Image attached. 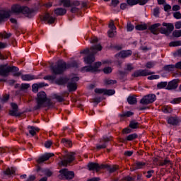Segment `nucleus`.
<instances>
[{
    "instance_id": "obj_1",
    "label": "nucleus",
    "mask_w": 181,
    "mask_h": 181,
    "mask_svg": "<svg viewBox=\"0 0 181 181\" xmlns=\"http://www.w3.org/2000/svg\"><path fill=\"white\" fill-rule=\"evenodd\" d=\"M101 50H103V47L100 44L90 47V54L83 59L86 64H88V66H83L81 69V71H86V73H98L100 71L98 69L101 67V62H95L93 66L91 64L95 62V56L97 54V52H101Z\"/></svg>"
},
{
    "instance_id": "obj_2",
    "label": "nucleus",
    "mask_w": 181,
    "mask_h": 181,
    "mask_svg": "<svg viewBox=\"0 0 181 181\" xmlns=\"http://www.w3.org/2000/svg\"><path fill=\"white\" fill-rule=\"evenodd\" d=\"M71 67H77V62H73L70 64H66V62L58 61L56 65H50V69L52 70V74H54L55 76L62 74L66 69H70Z\"/></svg>"
},
{
    "instance_id": "obj_3",
    "label": "nucleus",
    "mask_w": 181,
    "mask_h": 181,
    "mask_svg": "<svg viewBox=\"0 0 181 181\" xmlns=\"http://www.w3.org/2000/svg\"><path fill=\"white\" fill-rule=\"evenodd\" d=\"M37 105L34 107V110H40L43 107L45 103H46L47 107H52L53 103L49 98H47L46 93L41 91L39 92L37 95Z\"/></svg>"
},
{
    "instance_id": "obj_4",
    "label": "nucleus",
    "mask_w": 181,
    "mask_h": 181,
    "mask_svg": "<svg viewBox=\"0 0 181 181\" xmlns=\"http://www.w3.org/2000/svg\"><path fill=\"white\" fill-rule=\"evenodd\" d=\"M8 12H12L13 13H23V15H25L28 18H30L32 13L35 12V10L33 8L30 9L28 6H21L19 4H13L11 6V11Z\"/></svg>"
},
{
    "instance_id": "obj_5",
    "label": "nucleus",
    "mask_w": 181,
    "mask_h": 181,
    "mask_svg": "<svg viewBox=\"0 0 181 181\" xmlns=\"http://www.w3.org/2000/svg\"><path fill=\"white\" fill-rule=\"evenodd\" d=\"M19 71V68L16 66H9L8 64L0 65V76L2 77H8L9 73H15Z\"/></svg>"
},
{
    "instance_id": "obj_6",
    "label": "nucleus",
    "mask_w": 181,
    "mask_h": 181,
    "mask_svg": "<svg viewBox=\"0 0 181 181\" xmlns=\"http://www.w3.org/2000/svg\"><path fill=\"white\" fill-rule=\"evenodd\" d=\"M76 152H71L63 156L62 158H59L61 159V164L62 166H67L68 163H71L76 159Z\"/></svg>"
},
{
    "instance_id": "obj_7",
    "label": "nucleus",
    "mask_w": 181,
    "mask_h": 181,
    "mask_svg": "<svg viewBox=\"0 0 181 181\" xmlns=\"http://www.w3.org/2000/svg\"><path fill=\"white\" fill-rule=\"evenodd\" d=\"M78 80H80L78 77H73L69 79L67 88L70 92L77 90V81H78Z\"/></svg>"
},
{
    "instance_id": "obj_8",
    "label": "nucleus",
    "mask_w": 181,
    "mask_h": 181,
    "mask_svg": "<svg viewBox=\"0 0 181 181\" xmlns=\"http://www.w3.org/2000/svg\"><path fill=\"white\" fill-rule=\"evenodd\" d=\"M156 100V95L153 93L144 96L140 101L141 104H152Z\"/></svg>"
},
{
    "instance_id": "obj_9",
    "label": "nucleus",
    "mask_w": 181,
    "mask_h": 181,
    "mask_svg": "<svg viewBox=\"0 0 181 181\" xmlns=\"http://www.w3.org/2000/svg\"><path fill=\"white\" fill-rule=\"evenodd\" d=\"M59 173H61L66 180H71V179L74 178V172L69 171L68 169H62L59 170Z\"/></svg>"
},
{
    "instance_id": "obj_10",
    "label": "nucleus",
    "mask_w": 181,
    "mask_h": 181,
    "mask_svg": "<svg viewBox=\"0 0 181 181\" xmlns=\"http://www.w3.org/2000/svg\"><path fill=\"white\" fill-rule=\"evenodd\" d=\"M52 156H54V153H47L41 156L38 160H37V163H43V162H46V160H49Z\"/></svg>"
},
{
    "instance_id": "obj_11",
    "label": "nucleus",
    "mask_w": 181,
    "mask_h": 181,
    "mask_svg": "<svg viewBox=\"0 0 181 181\" xmlns=\"http://www.w3.org/2000/svg\"><path fill=\"white\" fill-rule=\"evenodd\" d=\"M110 141H111V137H105V136H103L100 142H104V144L103 145H99V146H97L96 148L100 150V149H105V148H107V142H110Z\"/></svg>"
},
{
    "instance_id": "obj_12",
    "label": "nucleus",
    "mask_w": 181,
    "mask_h": 181,
    "mask_svg": "<svg viewBox=\"0 0 181 181\" xmlns=\"http://www.w3.org/2000/svg\"><path fill=\"white\" fill-rule=\"evenodd\" d=\"M177 83H179V80L177 79H174L170 81L167 86L168 90H175L177 88V86H179Z\"/></svg>"
},
{
    "instance_id": "obj_13",
    "label": "nucleus",
    "mask_w": 181,
    "mask_h": 181,
    "mask_svg": "<svg viewBox=\"0 0 181 181\" xmlns=\"http://www.w3.org/2000/svg\"><path fill=\"white\" fill-rule=\"evenodd\" d=\"M163 26L167 28V30L161 32V33H164L165 35H166L168 32H172L173 29H175V26L170 23H163Z\"/></svg>"
},
{
    "instance_id": "obj_14",
    "label": "nucleus",
    "mask_w": 181,
    "mask_h": 181,
    "mask_svg": "<svg viewBox=\"0 0 181 181\" xmlns=\"http://www.w3.org/2000/svg\"><path fill=\"white\" fill-rule=\"evenodd\" d=\"M88 168L89 170H95V172L98 173L100 170V164L91 162L88 164Z\"/></svg>"
},
{
    "instance_id": "obj_15",
    "label": "nucleus",
    "mask_w": 181,
    "mask_h": 181,
    "mask_svg": "<svg viewBox=\"0 0 181 181\" xmlns=\"http://www.w3.org/2000/svg\"><path fill=\"white\" fill-rule=\"evenodd\" d=\"M167 121H168V123L170 124L171 125H177V124L180 122V118L176 116L171 117H168Z\"/></svg>"
},
{
    "instance_id": "obj_16",
    "label": "nucleus",
    "mask_w": 181,
    "mask_h": 181,
    "mask_svg": "<svg viewBox=\"0 0 181 181\" xmlns=\"http://www.w3.org/2000/svg\"><path fill=\"white\" fill-rule=\"evenodd\" d=\"M70 78L67 77H61L55 81V84L58 86H64V84H67L69 83V80Z\"/></svg>"
},
{
    "instance_id": "obj_17",
    "label": "nucleus",
    "mask_w": 181,
    "mask_h": 181,
    "mask_svg": "<svg viewBox=\"0 0 181 181\" xmlns=\"http://www.w3.org/2000/svg\"><path fill=\"white\" fill-rule=\"evenodd\" d=\"M55 19L56 18L50 16V14L49 13H45V15L42 17V21H48L47 23H49V25L54 23Z\"/></svg>"
},
{
    "instance_id": "obj_18",
    "label": "nucleus",
    "mask_w": 181,
    "mask_h": 181,
    "mask_svg": "<svg viewBox=\"0 0 181 181\" xmlns=\"http://www.w3.org/2000/svg\"><path fill=\"white\" fill-rule=\"evenodd\" d=\"M10 17L11 14L9 11L0 12V23H2V22H5V19H8V18Z\"/></svg>"
},
{
    "instance_id": "obj_19",
    "label": "nucleus",
    "mask_w": 181,
    "mask_h": 181,
    "mask_svg": "<svg viewBox=\"0 0 181 181\" xmlns=\"http://www.w3.org/2000/svg\"><path fill=\"white\" fill-rule=\"evenodd\" d=\"M132 54V52L127 51H121L119 54H117L116 56L117 57H121L122 59H125V57H128V56H131Z\"/></svg>"
},
{
    "instance_id": "obj_20",
    "label": "nucleus",
    "mask_w": 181,
    "mask_h": 181,
    "mask_svg": "<svg viewBox=\"0 0 181 181\" xmlns=\"http://www.w3.org/2000/svg\"><path fill=\"white\" fill-rule=\"evenodd\" d=\"M66 13L67 10L63 8H58L54 10V13L57 15V16H63V15H66Z\"/></svg>"
},
{
    "instance_id": "obj_21",
    "label": "nucleus",
    "mask_w": 181,
    "mask_h": 181,
    "mask_svg": "<svg viewBox=\"0 0 181 181\" xmlns=\"http://www.w3.org/2000/svg\"><path fill=\"white\" fill-rule=\"evenodd\" d=\"M160 26V23H156L150 27V30L153 35H158V28Z\"/></svg>"
},
{
    "instance_id": "obj_22",
    "label": "nucleus",
    "mask_w": 181,
    "mask_h": 181,
    "mask_svg": "<svg viewBox=\"0 0 181 181\" xmlns=\"http://www.w3.org/2000/svg\"><path fill=\"white\" fill-rule=\"evenodd\" d=\"M21 78L23 80V81H30V80H35L36 77L33 75L25 74L22 75Z\"/></svg>"
},
{
    "instance_id": "obj_23",
    "label": "nucleus",
    "mask_w": 181,
    "mask_h": 181,
    "mask_svg": "<svg viewBox=\"0 0 181 181\" xmlns=\"http://www.w3.org/2000/svg\"><path fill=\"white\" fill-rule=\"evenodd\" d=\"M59 5H63L64 8H70L71 6V1L70 0H61Z\"/></svg>"
},
{
    "instance_id": "obj_24",
    "label": "nucleus",
    "mask_w": 181,
    "mask_h": 181,
    "mask_svg": "<svg viewBox=\"0 0 181 181\" xmlns=\"http://www.w3.org/2000/svg\"><path fill=\"white\" fill-rule=\"evenodd\" d=\"M127 101L129 104L134 105L136 103V95H132L129 96L127 98Z\"/></svg>"
},
{
    "instance_id": "obj_25",
    "label": "nucleus",
    "mask_w": 181,
    "mask_h": 181,
    "mask_svg": "<svg viewBox=\"0 0 181 181\" xmlns=\"http://www.w3.org/2000/svg\"><path fill=\"white\" fill-rule=\"evenodd\" d=\"M175 69H176V65H166L164 66L165 71H175Z\"/></svg>"
},
{
    "instance_id": "obj_26",
    "label": "nucleus",
    "mask_w": 181,
    "mask_h": 181,
    "mask_svg": "<svg viewBox=\"0 0 181 181\" xmlns=\"http://www.w3.org/2000/svg\"><path fill=\"white\" fill-rule=\"evenodd\" d=\"M30 88V84L29 83H22L20 86V91H26L28 88Z\"/></svg>"
},
{
    "instance_id": "obj_27",
    "label": "nucleus",
    "mask_w": 181,
    "mask_h": 181,
    "mask_svg": "<svg viewBox=\"0 0 181 181\" xmlns=\"http://www.w3.org/2000/svg\"><path fill=\"white\" fill-rule=\"evenodd\" d=\"M5 175H7L8 176L11 175H15V170L13 169V168H7L6 170V171H4Z\"/></svg>"
},
{
    "instance_id": "obj_28",
    "label": "nucleus",
    "mask_w": 181,
    "mask_h": 181,
    "mask_svg": "<svg viewBox=\"0 0 181 181\" xmlns=\"http://www.w3.org/2000/svg\"><path fill=\"white\" fill-rule=\"evenodd\" d=\"M169 165H172L170 160L165 159L163 161L160 162L159 166H169Z\"/></svg>"
},
{
    "instance_id": "obj_29",
    "label": "nucleus",
    "mask_w": 181,
    "mask_h": 181,
    "mask_svg": "<svg viewBox=\"0 0 181 181\" xmlns=\"http://www.w3.org/2000/svg\"><path fill=\"white\" fill-rule=\"evenodd\" d=\"M9 115L12 117H21V113H19L18 110H12L9 111Z\"/></svg>"
},
{
    "instance_id": "obj_30",
    "label": "nucleus",
    "mask_w": 181,
    "mask_h": 181,
    "mask_svg": "<svg viewBox=\"0 0 181 181\" xmlns=\"http://www.w3.org/2000/svg\"><path fill=\"white\" fill-rule=\"evenodd\" d=\"M137 76H149L151 74L148 71L146 70H142V71H137Z\"/></svg>"
},
{
    "instance_id": "obj_31",
    "label": "nucleus",
    "mask_w": 181,
    "mask_h": 181,
    "mask_svg": "<svg viewBox=\"0 0 181 181\" xmlns=\"http://www.w3.org/2000/svg\"><path fill=\"white\" fill-rule=\"evenodd\" d=\"M62 144H65L66 146H69V148L73 146L71 141L67 140L66 139H62Z\"/></svg>"
},
{
    "instance_id": "obj_32",
    "label": "nucleus",
    "mask_w": 181,
    "mask_h": 181,
    "mask_svg": "<svg viewBox=\"0 0 181 181\" xmlns=\"http://www.w3.org/2000/svg\"><path fill=\"white\" fill-rule=\"evenodd\" d=\"M105 86H112V84H117V81L115 80H105Z\"/></svg>"
},
{
    "instance_id": "obj_33",
    "label": "nucleus",
    "mask_w": 181,
    "mask_h": 181,
    "mask_svg": "<svg viewBox=\"0 0 181 181\" xmlns=\"http://www.w3.org/2000/svg\"><path fill=\"white\" fill-rule=\"evenodd\" d=\"M147 28L146 24H140L136 25L137 30H146Z\"/></svg>"
},
{
    "instance_id": "obj_34",
    "label": "nucleus",
    "mask_w": 181,
    "mask_h": 181,
    "mask_svg": "<svg viewBox=\"0 0 181 181\" xmlns=\"http://www.w3.org/2000/svg\"><path fill=\"white\" fill-rule=\"evenodd\" d=\"M162 111L163 112H165V114H168L169 112H172V108H170L169 106H164L162 108Z\"/></svg>"
},
{
    "instance_id": "obj_35",
    "label": "nucleus",
    "mask_w": 181,
    "mask_h": 181,
    "mask_svg": "<svg viewBox=\"0 0 181 181\" xmlns=\"http://www.w3.org/2000/svg\"><path fill=\"white\" fill-rule=\"evenodd\" d=\"M115 94V90L112 89L105 90V95H114Z\"/></svg>"
},
{
    "instance_id": "obj_36",
    "label": "nucleus",
    "mask_w": 181,
    "mask_h": 181,
    "mask_svg": "<svg viewBox=\"0 0 181 181\" xmlns=\"http://www.w3.org/2000/svg\"><path fill=\"white\" fill-rule=\"evenodd\" d=\"M166 86H168L167 82H160L157 84V88H159L160 90L162 88H165V87H166Z\"/></svg>"
},
{
    "instance_id": "obj_37",
    "label": "nucleus",
    "mask_w": 181,
    "mask_h": 181,
    "mask_svg": "<svg viewBox=\"0 0 181 181\" xmlns=\"http://www.w3.org/2000/svg\"><path fill=\"white\" fill-rule=\"evenodd\" d=\"M54 98H55V100H57V101H59V103H63V101H64V98L62 96H60L57 94L54 95Z\"/></svg>"
},
{
    "instance_id": "obj_38",
    "label": "nucleus",
    "mask_w": 181,
    "mask_h": 181,
    "mask_svg": "<svg viewBox=\"0 0 181 181\" xmlns=\"http://www.w3.org/2000/svg\"><path fill=\"white\" fill-rule=\"evenodd\" d=\"M109 28L110 30H116L117 27H115V25L114 24V21L112 20H110L109 23Z\"/></svg>"
},
{
    "instance_id": "obj_39",
    "label": "nucleus",
    "mask_w": 181,
    "mask_h": 181,
    "mask_svg": "<svg viewBox=\"0 0 181 181\" xmlns=\"http://www.w3.org/2000/svg\"><path fill=\"white\" fill-rule=\"evenodd\" d=\"M136 138V134H130L127 136L126 140L127 141H134Z\"/></svg>"
},
{
    "instance_id": "obj_40",
    "label": "nucleus",
    "mask_w": 181,
    "mask_h": 181,
    "mask_svg": "<svg viewBox=\"0 0 181 181\" xmlns=\"http://www.w3.org/2000/svg\"><path fill=\"white\" fill-rule=\"evenodd\" d=\"M44 80H49V81L56 80V76H52V75L45 76H44Z\"/></svg>"
},
{
    "instance_id": "obj_41",
    "label": "nucleus",
    "mask_w": 181,
    "mask_h": 181,
    "mask_svg": "<svg viewBox=\"0 0 181 181\" xmlns=\"http://www.w3.org/2000/svg\"><path fill=\"white\" fill-rule=\"evenodd\" d=\"M126 2L129 6H134V5H136V0H127Z\"/></svg>"
},
{
    "instance_id": "obj_42",
    "label": "nucleus",
    "mask_w": 181,
    "mask_h": 181,
    "mask_svg": "<svg viewBox=\"0 0 181 181\" xmlns=\"http://www.w3.org/2000/svg\"><path fill=\"white\" fill-rule=\"evenodd\" d=\"M103 72L105 74H110V73L112 72V68L108 66L103 69Z\"/></svg>"
},
{
    "instance_id": "obj_43",
    "label": "nucleus",
    "mask_w": 181,
    "mask_h": 181,
    "mask_svg": "<svg viewBox=\"0 0 181 181\" xmlns=\"http://www.w3.org/2000/svg\"><path fill=\"white\" fill-rule=\"evenodd\" d=\"M28 128L30 129L29 131L30 135H32L33 136H35V135H36V132L35 131V127L29 126Z\"/></svg>"
},
{
    "instance_id": "obj_44",
    "label": "nucleus",
    "mask_w": 181,
    "mask_h": 181,
    "mask_svg": "<svg viewBox=\"0 0 181 181\" xmlns=\"http://www.w3.org/2000/svg\"><path fill=\"white\" fill-rule=\"evenodd\" d=\"M170 46L173 47H175L176 46H181V42L180 41L172 42L170 43Z\"/></svg>"
},
{
    "instance_id": "obj_45",
    "label": "nucleus",
    "mask_w": 181,
    "mask_h": 181,
    "mask_svg": "<svg viewBox=\"0 0 181 181\" xmlns=\"http://www.w3.org/2000/svg\"><path fill=\"white\" fill-rule=\"evenodd\" d=\"M8 100H9V94H5L3 95V98H1V103H8Z\"/></svg>"
},
{
    "instance_id": "obj_46",
    "label": "nucleus",
    "mask_w": 181,
    "mask_h": 181,
    "mask_svg": "<svg viewBox=\"0 0 181 181\" xmlns=\"http://www.w3.org/2000/svg\"><path fill=\"white\" fill-rule=\"evenodd\" d=\"M173 35L175 37H180V36H181V30H175V31L173 33Z\"/></svg>"
},
{
    "instance_id": "obj_47",
    "label": "nucleus",
    "mask_w": 181,
    "mask_h": 181,
    "mask_svg": "<svg viewBox=\"0 0 181 181\" xmlns=\"http://www.w3.org/2000/svg\"><path fill=\"white\" fill-rule=\"evenodd\" d=\"M155 64H156V63L153 62H148L146 64V67H147V69H152V67L155 66Z\"/></svg>"
},
{
    "instance_id": "obj_48",
    "label": "nucleus",
    "mask_w": 181,
    "mask_h": 181,
    "mask_svg": "<svg viewBox=\"0 0 181 181\" xmlns=\"http://www.w3.org/2000/svg\"><path fill=\"white\" fill-rule=\"evenodd\" d=\"M122 134H131L132 132V129H131L129 127H127L122 129Z\"/></svg>"
},
{
    "instance_id": "obj_49",
    "label": "nucleus",
    "mask_w": 181,
    "mask_h": 181,
    "mask_svg": "<svg viewBox=\"0 0 181 181\" xmlns=\"http://www.w3.org/2000/svg\"><path fill=\"white\" fill-rule=\"evenodd\" d=\"M70 8V12H71V13H77V12H78L80 11V9H78V8L76 7V6H71Z\"/></svg>"
},
{
    "instance_id": "obj_50",
    "label": "nucleus",
    "mask_w": 181,
    "mask_h": 181,
    "mask_svg": "<svg viewBox=\"0 0 181 181\" xmlns=\"http://www.w3.org/2000/svg\"><path fill=\"white\" fill-rule=\"evenodd\" d=\"M129 127L132 129H136V122H134V121H131L130 124L129 125Z\"/></svg>"
},
{
    "instance_id": "obj_51",
    "label": "nucleus",
    "mask_w": 181,
    "mask_h": 181,
    "mask_svg": "<svg viewBox=\"0 0 181 181\" xmlns=\"http://www.w3.org/2000/svg\"><path fill=\"white\" fill-rule=\"evenodd\" d=\"M32 87L34 93H37L39 91V85H37V83L33 84Z\"/></svg>"
},
{
    "instance_id": "obj_52",
    "label": "nucleus",
    "mask_w": 181,
    "mask_h": 181,
    "mask_svg": "<svg viewBox=\"0 0 181 181\" xmlns=\"http://www.w3.org/2000/svg\"><path fill=\"white\" fill-rule=\"evenodd\" d=\"M132 115H134V112H127L125 113H123L121 117H132Z\"/></svg>"
},
{
    "instance_id": "obj_53",
    "label": "nucleus",
    "mask_w": 181,
    "mask_h": 181,
    "mask_svg": "<svg viewBox=\"0 0 181 181\" xmlns=\"http://www.w3.org/2000/svg\"><path fill=\"white\" fill-rule=\"evenodd\" d=\"M71 6H80V1L76 0L71 2Z\"/></svg>"
},
{
    "instance_id": "obj_54",
    "label": "nucleus",
    "mask_w": 181,
    "mask_h": 181,
    "mask_svg": "<svg viewBox=\"0 0 181 181\" xmlns=\"http://www.w3.org/2000/svg\"><path fill=\"white\" fill-rule=\"evenodd\" d=\"M3 37H4V39H9V37H11V36H12V34L11 33H6V31H4V33H3Z\"/></svg>"
},
{
    "instance_id": "obj_55",
    "label": "nucleus",
    "mask_w": 181,
    "mask_h": 181,
    "mask_svg": "<svg viewBox=\"0 0 181 181\" xmlns=\"http://www.w3.org/2000/svg\"><path fill=\"white\" fill-rule=\"evenodd\" d=\"M100 167V170H101V169H110V165L107 164H102L100 165H99Z\"/></svg>"
},
{
    "instance_id": "obj_56",
    "label": "nucleus",
    "mask_w": 181,
    "mask_h": 181,
    "mask_svg": "<svg viewBox=\"0 0 181 181\" xmlns=\"http://www.w3.org/2000/svg\"><path fill=\"white\" fill-rule=\"evenodd\" d=\"M173 17L175 19H181V13L180 12H175L173 13Z\"/></svg>"
},
{
    "instance_id": "obj_57",
    "label": "nucleus",
    "mask_w": 181,
    "mask_h": 181,
    "mask_svg": "<svg viewBox=\"0 0 181 181\" xmlns=\"http://www.w3.org/2000/svg\"><path fill=\"white\" fill-rule=\"evenodd\" d=\"M145 166V163L139 162L136 163V169H142Z\"/></svg>"
},
{
    "instance_id": "obj_58",
    "label": "nucleus",
    "mask_w": 181,
    "mask_h": 181,
    "mask_svg": "<svg viewBox=\"0 0 181 181\" xmlns=\"http://www.w3.org/2000/svg\"><path fill=\"white\" fill-rule=\"evenodd\" d=\"M134 25L131 24V23H127V31L128 32H132V30H134Z\"/></svg>"
},
{
    "instance_id": "obj_59",
    "label": "nucleus",
    "mask_w": 181,
    "mask_h": 181,
    "mask_svg": "<svg viewBox=\"0 0 181 181\" xmlns=\"http://www.w3.org/2000/svg\"><path fill=\"white\" fill-rule=\"evenodd\" d=\"M159 78L158 75H151L148 77V80H158Z\"/></svg>"
},
{
    "instance_id": "obj_60",
    "label": "nucleus",
    "mask_w": 181,
    "mask_h": 181,
    "mask_svg": "<svg viewBox=\"0 0 181 181\" xmlns=\"http://www.w3.org/2000/svg\"><path fill=\"white\" fill-rule=\"evenodd\" d=\"M134 180H135V177H129V176L124 177L122 179V180H126V181H133Z\"/></svg>"
},
{
    "instance_id": "obj_61",
    "label": "nucleus",
    "mask_w": 181,
    "mask_h": 181,
    "mask_svg": "<svg viewBox=\"0 0 181 181\" xmlns=\"http://www.w3.org/2000/svg\"><path fill=\"white\" fill-rule=\"evenodd\" d=\"M52 144H53V141H47L45 143V148H50V146H52Z\"/></svg>"
},
{
    "instance_id": "obj_62",
    "label": "nucleus",
    "mask_w": 181,
    "mask_h": 181,
    "mask_svg": "<svg viewBox=\"0 0 181 181\" xmlns=\"http://www.w3.org/2000/svg\"><path fill=\"white\" fill-rule=\"evenodd\" d=\"M148 1L149 0H136V4H139V5H145Z\"/></svg>"
},
{
    "instance_id": "obj_63",
    "label": "nucleus",
    "mask_w": 181,
    "mask_h": 181,
    "mask_svg": "<svg viewBox=\"0 0 181 181\" xmlns=\"http://www.w3.org/2000/svg\"><path fill=\"white\" fill-rule=\"evenodd\" d=\"M153 15H154V16H159V8H156L153 9Z\"/></svg>"
},
{
    "instance_id": "obj_64",
    "label": "nucleus",
    "mask_w": 181,
    "mask_h": 181,
    "mask_svg": "<svg viewBox=\"0 0 181 181\" xmlns=\"http://www.w3.org/2000/svg\"><path fill=\"white\" fill-rule=\"evenodd\" d=\"M175 29H181V21H177L175 24Z\"/></svg>"
}]
</instances>
